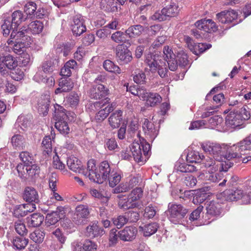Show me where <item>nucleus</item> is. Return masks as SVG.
<instances>
[{"mask_svg": "<svg viewBox=\"0 0 251 251\" xmlns=\"http://www.w3.org/2000/svg\"><path fill=\"white\" fill-rule=\"evenodd\" d=\"M121 177V175L120 172H114L113 170L108 177L110 186L111 187H115L120 182Z\"/></svg>", "mask_w": 251, "mask_h": 251, "instance_id": "48", "label": "nucleus"}, {"mask_svg": "<svg viewBox=\"0 0 251 251\" xmlns=\"http://www.w3.org/2000/svg\"><path fill=\"white\" fill-rule=\"evenodd\" d=\"M15 229L19 234L22 236L26 234L27 232L25 226L22 220H18L15 222Z\"/></svg>", "mask_w": 251, "mask_h": 251, "instance_id": "57", "label": "nucleus"}, {"mask_svg": "<svg viewBox=\"0 0 251 251\" xmlns=\"http://www.w3.org/2000/svg\"><path fill=\"white\" fill-rule=\"evenodd\" d=\"M74 83L70 78H61L59 82V87L55 91V93L58 94L63 92H67L72 89Z\"/></svg>", "mask_w": 251, "mask_h": 251, "instance_id": "29", "label": "nucleus"}, {"mask_svg": "<svg viewBox=\"0 0 251 251\" xmlns=\"http://www.w3.org/2000/svg\"><path fill=\"white\" fill-rule=\"evenodd\" d=\"M237 12L233 10H224L216 14V19L222 24L232 22L237 18Z\"/></svg>", "mask_w": 251, "mask_h": 251, "instance_id": "20", "label": "nucleus"}, {"mask_svg": "<svg viewBox=\"0 0 251 251\" xmlns=\"http://www.w3.org/2000/svg\"><path fill=\"white\" fill-rule=\"evenodd\" d=\"M118 197L120 198L118 205L120 208L126 210L135 207L141 208L142 204H141V202H134L129 197L127 198L121 197L119 195Z\"/></svg>", "mask_w": 251, "mask_h": 251, "instance_id": "26", "label": "nucleus"}, {"mask_svg": "<svg viewBox=\"0 0 251 251\" xmlns=\"http://www.w3.org/2000/svg\"><path fill=\"white\" fill-rule=\"evenodd\" d=\"M24 198L26 201L38 203L39 201V195L37 191L32 187H27L25 188Z\"/></svg>", "mask_w": 251, "mask_h": 251, "instance_id": "35", "label": "nucleus"}, {"mask_svg": "<svg viewBox=\"0 0 251 251\" xmlns=\"http://www.w3.org/2000/svg\"><path fill=\"white\" fill-rule=\"evenodd\" d=\"M110 99L108 98L105 99V102L100 106L101 108L96 115L95 119L98 122L103 121L113 111L115 108V104L110 103Z\"/></svg>", "mask_w": 251, "mask_h": 251, "instance_id": "12", "label": "nucleus"}, {"mask_svg": "<svg viewBox=\"0 0 251 251\" xmlns=\"http://www.w3.org/2000/svg\"><path fill=\"white\" fill-rule=\"evenodd\" d=\"M144 30L143 26L140 25H134L129 27L125 31L126 36L129 38H135L142 34Z\"/></svg>", "mask_w": 251, "mask_h": 251, "instance_id": "38", "label": "nucleus"}, {"mask_svg": "<svg viewBox=\"0 0 251 251\" xmlns=\"http://www.w3.org/2000/svg\"><path fill=\"white\" fill-rule=\"evenodd\" d=\"M44 27L43 23L39 21H34L31 22L28 25L29 31L33 34H39L42 32Z\"/></svg>", "mask_w": 251, "mask_h": 251, "instance_id": "43", "label": "nucleus"}, {"mask_svg": "<svg viewBox=\"0 0 251 251\" xmlns=\"http://www.w3.org/2000/svg\"><path fill=\"white\" fill-rule=\"evenodd\" d=\"M126 33L118 31L112 34L111 39L117 43L125 42L126 40Z\"/></svg>", "mask_w": 251, "mask_h": 251, "instance_id": "59", "label": "nucleus"}, {"mask_svg": "<svg viewBox=\"0 0 251 251\" xmlns=\"http://www.w3.org/2000/svg\"><path fill=\"white\" fill-rule=\"evenodd\" d=\"M133 75V80L137 84H144L146 81L145 74L142 71H136Z\"/></svg>", "mask_w": 251, "mask_h": 251, "instance_id": "56", "label": "nucleus"}, {"mask_svg": "<svg viewBox=\"0 0 251 251\" xmlns=\"http://www.w3.org/2000/svg\"><path fill=\"white\" fill-rule=\"evenodd\" d=\"M44 219V216L39 213H33L26 218L27 225L29 227L39 226Z\"/></svg>", "mask_w": 251, "mask_h": 251, "instance_id": "36", "label": "nucleus"}, {"mask_svg": "<svg viewBox=\"0 0 251 251\" xmlns=\"http://www.w3.org/2000/svg\"><path fill=\"white\" fill-rule=\"evenodd\" d=\"M83 173H81L84 176L88 177L89 179L96 183V179L98 178V173L96 172V163L94 160L91 159L88 161L87 170L82 169Z\"/></svg>", "mask_w": 251, "mask_h": 251, "instance_id": "24", "label": "nucleus"}, {"mask_svg": "<svg viewBox=\"0 0 251 251\" xmlns=\"http://www.w3.org/2000/svg\"><path fill=\"white\" fill-rule=\"evenodd\" d=\"M55 126L61 134L66 135L70 132V128L66 120L56 122Z\"/></svg>", "mask_w": 251, "mask_h": 251, "instance_id": "51", "label": "nucleus"}, {"mask_svg": "<svg viewBox=\"0 0 251 251\" xmlns=\"http://www.w3.org/2000/svg\"><path fill=\"white\" fill-rule=\"evenodd\" d=\"M86 30L84 25V20L82 17L76 15L74 17L73 23L72 24V30L74 34L79 36Z\"/></svg>", "mask_w": 251, "mask_h": 251, "instance_id": "19", "label": "nucleus"}, {"mask_svg": "<svg viewBox=\"0 0 251 251\" xmlns=\"http://www.w3.org/2000/svg\"><path fill=\"white\" fill-rule=\"evenodd\" d=\"M103 66L104 69L107 71L117 74H120L121 73L120 68L109 60H106L104 61Z\"/></svg>", "mask_w": 251, "mask_h": 251, "instance_id": "49", "label": "nucleus"}, {"mask_svg": "<svg viewBox=\"0 0 251 251\" xmlns=\"http://www.w3.org/2000/svg\"><path fill=\"white\" fill-rule=\"evenodd\" d=\"M67 164L72 171L79 174L83 173L82 171L83 166L81 161L74 156H70L67 160Z\"/></svg>", "mask_w": 251, "mask_h": 251, "instance_id": "32", "label": "nucleus"}, {"mask_svg": "<svg viewBox=\"0 0 251 251\" xmlns=\"http://www.w3.org/2000/svg\"><path fill=\"white\" fill-rule=\"evenodd\" d=\"M100 8L107 12H115L118 10L117 2L114 0H101Z\"/></svg>", "mask_w": 251, "mask_h": 251, "instance_id": "39", "label": "nucleus"}, {"mask_svg": "<svg viewBox=\"0 0 251 251\" xmlns=\"http://www.w3.org/2000/svg\"><path fill=\"white\" fill-rule=\"evenodd\" d=\"M52 166L54 168L60 170L64 175H67L69 173L65 169V164L60 161L56 152L55 155L53 157Z\"/></svg>", "mask_w": 251, "mask_h": 251, "instance_id": "44", "label": "nucleus"}, {"mask_svg": "<svg viewBox=\"0 0 251 251\" xmlns=\"http://www.w3.org/2000/svg\"><path fill=\"white\" fill-rule=\"evenodd\" d=\"M50 104V95L49 94L42 95L37 102V109L40 114L46 115L49 111Z\"/></svg>", "mask_w": 251, "mask_h": 251, "instance_id": "23", "label": "nucleus"}, {"mask_svg": "<svg viewBox=\"0 0 251 251\" xmlns=\"http://www.w3.org/2000/svg\"><path fill=\"white\" fill-rule=\"evenodd\" d=\"M24 142L25 138L21 135H15L11 138V143L13 146L16 148L22 147Z\"/></svg>", "mask_w": 251, "mask_h": 251, "instance_id": "62", "label": "nucleus"}, {"mask_svg": "<svg viewBox=\"0 0 251 251\" xmlns=\"http://www.w3.org/2000/svg\"><path fill=\"white\" fill-rule=\"evenodd\" d=\"M108 90L101 84L94 85L89 91V97L95 100L100 99L106 96Z\"/></svg>", "mask_w": 251, "mask_h": 251, "instance_id": "17", "label": "nucleus"}, {"mask_svg": "<svg viewBox=\"0 0 251 251\" xmlns=\"http://www.w3.org/2000/svg\"><path fill=\"white\" fill-rule=\"evenodd\" d=\"M226 200L235 201L241 200L243 203L247 204L251 203V188H244V190L236 189L235 190H228L226 192Z\"/></svg>", "mask_w": 251, "mask_h": 251, "instance_id": "7", "label": "nucleus"}, {"mask_svg": "<svg viewBox=\"0 0 251 251\" xmlns=\"http://www.w3.org/2000/svg\"><path fill=\"white\" fill-rule=\"evenodd\" d=\"M116 56L117 61L121 64H127L132 59L131 52L122 45L117 47Z\"/></svg>", "mask_w": 251, "mask_h": 251, "instance_id": "11", "label": "nucleus"}, {"mask_svg": "<svg viewBox=\"0 0 251 251\" xmlns=\"http://www.w3.org/2000/svg\"><path fill=\"white\" fill-rule=\"evenodd\" d=\"M128 222L127 217L126 216L119 215L117 217L113 218L114 225L120 228L126 224Z\"/></svg>", "mask_w": 251, "mask_h": 251, "instance_id": "60", "label": "nucleus"}, {"mask_svg": "<svg viewBox=\"0 0 251 251\" xmlns=\"http://www.w3.org/2000/svg\"><path fill=\"white\" fill-rule=\"evenodd\" d=\"M54 138V135L46 136L42 142V150L44 152L49 154L52 151V141Z\"/></svg>", "mask_w": 251, "mask_h": 251, "instance_id": "42", "label": "nucleus"}, {"mask_svg": "<svg viewBox=\"0 0 251 251\" xmlns=\"http://www.w3.org/2000/svg\"><path fill=\"white\" fill-rule=\"evenodd\" d=\"M251 151V134L243 140L230 147L228 150V159L242 158V155Z\"/></svg>", "mask_w": 251, "mask_h": 251, "instance_id": "2", "label": "nucleus"}, {"mask_svg": "<svg viewBox=\"0 0 251 251\" xmlns=\"http://www.w3.org/2000/svg\"><path fill=\"white\" fill-rule=\"evenodd\" d=\"M17 170L19 176L23 178H26L27 176L33 177L36 175H38L40 172L39 167L35 163L25 166L22 164H18L17 166Z\"/></svg>", "mask_w": 251, "mask_h": 251, "instance_id": "10", "label": "nucleus"}, {"mask_svg": "<svg viewBox=\"0 0 251 251\" xmlns=\"http://www.w3.org/2000/svg\"><path fill=\"white\" fill-rule=\"evenodd\" d=\"M123 112L118 110L113 112L108 118V123L110 126L113 128L119 127L123 120Z\"/></svg>", "mask_w": 251, "mask_h": 251, "instance_id": "31", "label": "nucleus"}, {"mask_svg": "<svg viewBox=\"0 0 251 251\" xmlns=\"http://www.w3.org/2000/svg\"><path fill=\"white\" fill-rule=\"evenodd\" d=\"M45 233L40 229H36L30 234V238L36 243H41L44 239Z\"/></svg>", "mask_w": 251, "mask_h": 251, "instance_id": "45", "label": "nucleus"}, {"mask_svg": "<svg viewBox=\"0 0 251 251\" xmlns=\"http://www.w3.org/2000/svg\"><path fill=\"white\" fill-rule=\"evenodd\" d=\"M167 18L166 13L163 8L161 10L157 11L151 17V20L159 22L165 21Z\"/></svg>", "mask_w": 251, "mask_h": 251, "instance_id": "61", "label": "nucleus"}, {"mask_svg": "<svg viewBox=\"0 0 251 251\" xmlns=\"http://www.w3.org/2000/svg\"><path fill=\"white\" fill-rule=\"evenodd\" d=\"M143 129L145 134L149 136L151 139H154L158 134V131L154 127L153 123L147 119L144 120Z\"/></svg>", "mask_w": 251, "mask_h": 251, "instance_id": "34", "label": "nucleus"}, {"mask_svg": "<svg viewBox=\"0 0 251 251\" xmlns=\"http://www.w3.org/2000/svg\"><path fill=\"white\" fill-rule=\"evenodd\" d=\"M201 163L205 168L212 171H218L219 166H221L220 171L224 172H226L233 165V162L216 160L215 159H213L212 156L207 155H203Z\"/></svg>", "mask_w": 251, "mask_h": 251, "instance_id": "6", "label": "nucleus"}, {"mask_svg": "<svg viewBox=\"0 0 251 251\" xmlns=\"http://www.w3.org/2000/svg\"><path fill=\"white\" fill-rule=\"evenodd\" d=\"M163 9H164L165 13H166L167 17H174L176 16L179 11V7L175 3H173L169 6L164 8Z\"/></svg>", "mask_w": 251, "mask_h": 251, "instance_id": "53", "label": "nucleus"}, {"mask_svg": "<svg viewBox=\"0 0 251 251\" xmlns=\"http://www.w3.org/2000/svg\"><path fill=\"white\" fill-rule=\"evenodd\" d=\"M159 226L156 223H151L146 224L143 226H140L139 227V231L145 237H149L154 234L157 230Z\"/></svg>", "mask_w": 251, "mask_h": 251, "instance_id": "33", "label": "nucleus"}, {"mask_svg": "<svg viewBox=\"0 0 251 251\" xmlns=\"http://www.w3.org/2000/svg\"><path fill=\"white\" fill-rule=\"evenodd\" d=\"M130 151L135 161L138 163L144 164L146 161V158L144 159L142 156L141 151V145L138 142H133L130 148Z\"/></svg>", "mask_w": 251, "mask_h": 251, "instance_id": "27", "label": "nucleus"}, {"mask_svg": "<svg viewBox=\"0 0 251 251\" xmlns=\"http://www.w3.org/2000/svg\"><path fill=\"white\" fill-rule=\"evenodd\" d=\"M71 114V113H67L66 110L60 105L56 104L54 105L53 118L56 122L65 121L67 119H69V120H72L69 118V115Z\"/></svg>", "mask_w": 251, "mask_h": 251, "instance_id": "30", "label": "nucleus"}, {"mask_svg": "<svg viewBox=\"0 0 251 251\" xmlns=\"http://www.w3.org/2000/svg\"><path fill=\"white\" fill-rule=\"evenodd\" d=\"M201 148L205 152L210 155L216 160L226 162L227 160L229 162V161L231 160L227 157L229 148L227 145L207 142L201 145Z\"/></svg>", "mask_w": 251, "mask_h": 251, "instance_id": "1", "label": "nucleus"}, {"mask_svg": "<svg viewBox=\"0 0 251 251\" xmlns=\"http://www.w3.org/2000/svg\"><path fill=\"white\" fill-rule=\"evenodd\" d=\"M19 157L21 160L25 163V166L34 163V160L32 155L27 151H23Z\"/></svg>", "mask_w": 251, "mask_h": 251, "instance_id": "52", "label": "nucleus"}, {"mask_svg": "<svg viewBox=\"0 0 251 251\" xmlns=\"http://www.w3.org/2000/svg\"><path fill=\"white\" fill-rule=\"evenodd\" d=\"M89 214L90 212L87 206L78 205L75 208L74 220L77 224H81L83 223L84 219L88 217Z\"/></svg>", "mask_w": 251, "mask_h": 251, "instance_id": "21", "label": "nucleus"}, {"mask_svg": "<svg viewBox=\"0 0 251 251\" xmlns=\"http://www.w3.org/2000/svg\"><path fill=\"white\" fill-rule=\"evenodd\" d=\"M22 11L17 10L12 14V18H7L4 20L3 24L1 25V28L3 35L8 36L11 29L18 28V26L23 22L26 20Z\"/></svg>", "mask_w": 251, "mask_h": 251, "instance_id": "5", "label": "nucleus"}, {"mask_svg": "<svg viewBox=\"0 0 251 251\" xmlns=\"http://www.w3.org/2000/svg\"><path fill=\"white\" fill-rule=\"evenodd\" d=\"M145 62L152 73H158L160 77L167 76L168 69L165 62L161 60L160 56L156 54L150 53L146 55Z\"/></svg>", "mask_w": 251, "mask_h": 251, "instance_id": "3", "label": "nucleus"}, {"mask_svg": "<svg viewBox=\"0 0 251 251\" xmlns=\"http://www.w3.org/2000/svg\"><path fill=\"white\" fill-rule=\"evenodd\" d=\"M186 42L188 48L193 52H196L195 50L199 48L200 52H202L211 47V45H206L204 44L200 43L198 45L195 44L190 37L187 38Z\"/></svg>", "mask_w": 251, "mask_h": 251, "instance_id": "40", "label": "nucleus"}, {"mask_svg": "<svg viewBox=\"0 0 251 251\" xmlns=\"http://www.w3.org/2000/svg\"><path fill=\"white\" fill-rule=\"evenodd\" d=\"M104 234V230L100 226L97 221L90 223L86 228L85 234L91 238L101 237Z\"/></svg>", "mask_w": 251, "mask_h": 251, "instance_id": "14", "label": "nucleus"}, {"mask_svg": "<svg viewBox=\"0 0 251 251\" xmlns=\"http://www.w3.org/2000/svg\"><path fill=\"white\" fill-rule=\"evenodd\" d=\"M207 202L206 209L208 214L217 216L221 214V205L218 202L212 201Z\"/></svg>", "mask_w": 251, "mask_h": 251, "instance_id": "37", "label": "nucleus"}, {"mask_svg": "<svg viewBox=\"0 0 251 251\" xmlns=\"http://www.w3.org/2000/svg\"><path fill=\"white\" fill-rule=\"evenodd\" d=\"M59 217L58 216V214L56 212L48 213L46 215V227L47 230L50 231L51 227V226L54 225L59 220Z\"/></svg>", "mask_w": 251, "mask_h": 251, "instance_id": "41", "label": "nucleus"}, {"mask_svg": "<svg viewBox=\"0 0 251 251\" xmlns=\"http://www.w3.org/2000/svg\"><path fill=\"white\" fill-rule=\"evenodd\" d=\"M198 29L203 30L206 32H212L216 31V24L211 19H202L198 21L195 24Z\"/></svg>", "mask_w": 251, "mask_h": 251, "instance_id": "22", "label": "nucleus"}, {"mask_svg": "<svg viewBox=\"0 0 251 251\" xmlns=\"http://www.w3.org/2000/svg\"><path fill=\"white\" fill-rule=\"evenodd\" d=\"M36 10V3L32 1H27L24 6V11L27 15H31Z\"/></svg>", "mask_w": 251, "mask_h": 251, "instance_id": "63", "label": "nucleus"}, {"mask_svg": "<svg viewBox=\"0 0 251 251\" xmlns=\"http://www.w3.org/2000/svg\"><path fill=\"white\" fill-rule=\"evenodd\" d=\"M177 171L182 172H192L196 171V167L192 165L181 163L177 167Z\"/></svg>", "mask_w": 251, "mask_h": 251, "instance_id": "64", "label": "nucleus"}, {"mask_svg": "<svg viewBox=\"0 0 251 251\" xmlns=\"http://www.w3.org/2000/svg\"><path fill=\"white\" fill-rule=\"evenodd\" d=\"M203 155L198 151H190L187 155V161L190 163H201Z\"/></svg>", "mask_w": 251, "mask_h": 251, "instance_id": "46", "label": "nucleus"}, {"mask_svg": "<svg viewBox=\"0 0 251 251\" xmlns=\"http://www.w3.org/2000/svg\"><path fill=\"white\" fill-rule=\"evenodd\" d=\"M112 171L110 165L107 161L102 162L99 166L100 173L98 175L96 183H102L108 178Z\"/></svg>", "mask_w": 251, "mask_h": 251, "instance_id": "16", "label": "nucleus"}, {"mask_svg": "<svg viewBox=\"0 0 251 251\" xmlns=\"http://www.w3.org/2000/svg\"><path fill=\"white\" fill-rule=\"evenodd\" d=\"M10 32L11 38L15 39V41H20L26 43L30 40V37L28 35L29 30L26 26L22 27L18 31L17 28L12 29ZM27 44L28 45V43H27Z\"/></svg>", "mask_w": 251, "mask_h": 251, "instance_id": "18", "label": "nucleus"}, {"mask_svg": "<svg viewBox=\"0 0 251 251\" xmlns=\"http://www.w3.org/2000/svg\"><path fill=\"white\" fill-rule=\"evenodd\" d=\"M143 196V191L141 188H136L133 189L128 197L134 202H140L139 200Z\"/></svg>", "mask_w": 251, "mask_h": 251, "instance_id": "58", "label": "nucleus"}, {"mask_svg": "<svg viewBox=\"0 0 251 251\" xmlns=\"http://www.w3.org/2000/svg\"><path fill=\"white\" fill-rule=\"evenodd\" d=\"M250 114L245 107L240 108L239 111H231L226 117V124L227 126L235 128L241 126L244 121L248 120Z\"/></svg>", "mask_w": 251, "mask_h": 251, "instance_id": "4", "label": "nucleus"}, {"mask_svg": "<svg viewBox=\"0 0 251 251\" xmlns=\"http://www.w3.org/2000/svg\"><path fill=\"white\" fill-rule=\"evenodd\" d=\"M126 90L127 91H129L131 92L132 94L134 96H137L140 98V100H142L143 98H145V93L146 91V89L140 88V87H130L129 90L128 89V87L126 86Z\"/></svg>", "mask_w": 251, "mask_h": 251, "instance_id": "55", "label": "nucleus"}, {"mask_svg": "<svg viewBox=\"0 0 251 251\" xmlns=\"http://www.w3.org/2000/svg\"><path fill=\"white\" fill-rule=\"evenodd\" d=\"M221 168L220 169V170ZM218 171L207 170L205 173L201 174L199 177L201 179L211 182H218L222 177V174Z\"/></svg>", "mask_w": 251, "mask_h": 251, "instance_id": "25", "label": "nucleus"}, {"mask_svg": "<svg viewBox=\"0 0 251 251\" xmlns=\"http://www.w3.org/2000/svg\"><path fill=\"white\" fill-rule=\"evenodd\" d=\"M168 211L170 221L174 224L179 223L188 212L187 209L181 204L171 203L168 205Z\"/></svg>", "mask_w": 251, "mask_h": 251, "instance_id": "8", "label": "nucleus"}, {"mask_svg": "<svg viewBox=\"0 0 251 251\" xmlns=\"http://www.w3.org/2000/svg\"><path fill=\"white\" fill-rule=\"evenodd\" d=\"M137 229L133 226H126L119 231L120 239L125 242L133 241L137 234Z\"/></svg>", "mask_w": 251, "mask_h": 251, "instance_id": "15", "label": "nucleus"}, {"mask_svg": "<svg viewBox=\"0 0 251 251\" xmlns=\"http://www.w3.org/2000/svg\"><path fill=\"white\" fill-rule=\"evenodd\" d=\"M145 98H143L142 100L146 101V104L150 106H154L160 103L162 100V98L157 93H148L146 90Z\"/></svg>", "mask_w": 251, "mask_h": 251, "instance_id": "28", "label": "nucleus"}, {"mask_svg": "<svg viewBox=\"0 0 251 251\" xmlns=\"http://www.w3.org/2000/svg\"><path fill=\"white\" fill-rule=\"evenodd\" d=\"M66 100L71 107H74L79 103V96L77 93L72 92L67 97Z\"/></svg>", "mask_w": 251, "mask_h": 251, "instance_id": "54", "label": "nucleus"}, {"mask_svg": "<svg viewBox=\"0 0 251 251\" xmlns=\"http://www.w3.org/2000/svg\"><path fill=\"white\" fill-rule=\"evenodd\" d=\"M72 251H96L98 245L90 239H86L83 242L75 240L71 244Z\"/></svg>", "mask_w": 251, "mask_h": 251, "instance_id": "9", "label": "nucleus"}, {"mask_svg": "<svg viewBox=\"0 0 251 251\" xmlns=\"http://www.w3.org/2000/svg\"><path fill=\"white\" fill-rule=\"evenodd\" d=\"M28 242V240L24 237H16L13 240V246L18 250L25 249Z\"/></svg>", "mask_w": 251, "mask_h": 251, "instance_id": "50", "label": "nucleus"}, {"mask_svg": "<svg viewBox=\"0 0 251 251\" xmlns=\"http://www.w3.org/2000/svg\"><path fill=\"white\" fill-rule=\"evenodd\" d=\"M163 53L164 59L167 61L169 69L172 71H176L177 68L178 62L172 49L168 46H165Z\"/></svg>", "mask_w": 251, "mask_h": 251, "instance_id": "13", "label": "nucleus"}, {"mask_svg": "<svg viewBox=\"0 0 251 251\" xmlns=\"http://www.w3.org/2000/svg\"><path fill=\"white\" fill-rule=\"evenodd\" d=\"M119 231H118L116 228H113L109 231L108 236V241L109 246L112 247L115 246L120 238Z\"/></svg>", "mask_w": 251, "mask_h": 251, "instance_id": "47", "label": "nucleus"}]
</instances>
